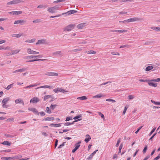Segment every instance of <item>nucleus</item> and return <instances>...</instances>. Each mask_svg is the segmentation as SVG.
I'll return each mask as SVG.
<instances>
[{
    "label": "nucleus",
    "mask_w": 160,
    "mask_h": 160,
    "mask_svg": "<svg viewBox=\"0 0 160 160\" xmlns=\"http://www.w3.org/2000/svg\"><path fill=\"white\" fill-rule=\"evenodd\" d=\"M152 82H160V78H158L156 79H153L151 80H149V81L148 82V83L149 86H152L155 87L157 86V83H154Z\"/></svg>",
    "instance_id": "nucleus-1"
},
{
    "label": "nucleus",
    "mask_w": 160,
    "mask_h": 160,
    "mask_svg": "<svg viewBox=\"0 0 160 160\" xmlns=\"http://www.w3.org/2000/svg\"><path fill=\"white\" fill-rule=\"evenodd\" d=\"M140 20H141V19L140 18L136 17H134L132 18H130L127 20H124L123 21H120L119 22H122L123 23L130 22H134L136 21H140Z\"/></svg>",
    "instance_id": "nucleus-2"
},
{
    "label": "nucleus",
    "mask_w": 160,
    "mask_h": 160,
    "mask_svg": "<svg viewBox=\"0 0 160 160\" xmlns=\"http://www.w3.org/2000/svg\"><path fill=\"white\" fill-rule=\"evenodd\" d=\"M75 24H70L66 27L64 28V31H70L73 29L75 27Z\"/></svg>",
    "instance_id": "nucleus-3"
},
{
    "label": "nucleus",
    "mask_w": 160,
    "mask_h": 160,
    "mask_svg": "<svg viewBox=\"0 0 160 160\" xmlns=\"http://www.w3.org/2000/svg\"><path fill=\"white\" fill-rule=\"evenodd\" d=\"M41 44H48V42H47L46 40L42 39L38 40L36 43V45H40Z\"/></svg>",
    "instance_id": "nucleus-4"
},
{
    "label": "nucleus",
    "mask_w": 160,
    "mask_h": 160,
    "mask_svg": "<svg viewBox=\"0 0 160 160\" xmlns=\"http://www.w3.org/2000/svg\"><path fill=\"white\" fill-rule=\"evenodd\" d=\"M27 52L29 54H37L39 53V52L34 51L31 50L30 48H28L27 49Z\"/></svg>",
    "instance_id": "nucleus-5"
},
{
    "label": "nucleus",
    "mask_w": 160,
    "mask_h": 160,
    "mask_svg": "<svg viewBox=\"0 0 160 160\" xmlns=\"http://www.w3.org/2000/svg\"><path fill=\"white\" fill-rule=\"evenodd\" d=\"M45 75L50 76H58V73L54 72H46L45 73Z\"/></svg>",
    "instance_id": "nucleus-6"
},
{
    "label": "nucleus",
    "mask_w": 160,
    "mask_h": 160,
    "mask_svg": "<svg viewBox=\"0 0 160 160\" xmlns=\"http://www.w3.org/2000/svg\"><path fill=\"white\" fill-rule=\"evenodd\" d=\"M77 12V11L74 10H70L66 12L63 13L62 14V15H68L72 14L75 13Z\"/></svg>",
    "instance_id": "nucleus-7"
},
{
    "label": "nucleus",
    "mask_w": 160,
    "mask_h": 160,
    "mask_svg": "<svg viewBox=\"0 0 160 160\" xmlns=\"http://www.w3.org/2000/svg\"><path fill=\"white\" fill-rule=\"evenodd\" d=\"M25 22L26 21H25L19 20L15 21L14 23V24H19L21 25H22L24 24Z\"/></svg>",
    "instance_id": "nucleus-8"
},
{
    "label": "nucleus",
    "mask_w": 160,
    "mask_h": 160,
    "mask_svg": "<svg viewBox=\"0 0 160 160\" xmlns=\"http://www.w3.org/2000/svg\"><path fill=\"white\" fill-rule=\"evenodd\" d=\"M20 3V1L18 0H13L7 3V5L15 4Z\"/></svg>",
    "instance_id": "nucleus-9"
},
{
    "label": "nucleus",
    "mask_w": 160,
    "mask_h": 160,
    "mask_svg": "<svg viewBox=\"0 0 160 160\" xmlns=\"http://www.w3.org/2000/svg\"><path fill=\"white\" fill-rule=\"evenodd\" d=\"M8 13L12 15H16L22 14V12L20 11H12L8 12Z\"/></svg>",
    "instance_id": "nucleus-10"
},
{
    "label": "nucleus",
    "mask_w": 160,
    "mask_h": 160,
    "mask_svg": "<svg viewBox=\"0 0 160 160\" xmlns=\"http://www.w3.org/2000/svg\"><path fill=\"white\" fill-rule=\"evenodd\" d=\"M39 101V99L37 97H34L32 98L30 101V103H37Z\"/></svg>",
    "instance_id": "nucleus-11"
},
{
    "label": "nucleus",
    "mask_w": 160,
    "mask_h": 160,
    "mask_svg": "<svg viewBox=\"0 0 160 160\" xmlns=\"http://www.w3.org/2000/svg\"><path fill=\"white\" fill-rule=\"evenodd\" d=\"M28 110L29 111H31L34 112L35 114H37L38 115H39V113L37 111V109L34 108H29Z\"/></svg>",
    "instance_id": "nucleus-12"
},
{
    "label": "nucleus",
    "mask_w": 160,
    "mask_h": 160,
    "mask_svg": "<svg viewBox=\"0 0 160 160\" xmlns=\"http://www.w3.org/2000/svg\"><path fill=\"white\" fill-rule=\"evenodd\" d=\"M81 120H82V119L80 118V119H79L78 120H76L74 121L73 122H66L64 123V125L65 126H69V125H71L73 124V123L74 122H78V121H80Z\"/></svg>",
    "instance_id": "nucleus-13"
},
{
    "label": "nucleus",
    "mask_w": 160,
    "mask_h": 160,
    "mask_svg": "<svg viewBox=\"0 0 160 160\" xmlns=\"http://www.w3.org/2000/svg\"><path fill=\"white\" fill-rule=\"evenodd\" d=\"M40 83H38V84L35 83V84H33L30 85L28 86L25 87H24L23 88L24 89L30 88L31 87H33L36 86L38 85H40Z\"/></svg>",
    "instance_id": "nucleus-14"
},
{
    "label": "nucleus",
    "mask_w": 160,
    "mask_h": 160,
    "mask_svg": "<svg viewBox=\"0 0 160 160\" xmlns=\"http://www.w3.org/2000/svg\"><path fill=\"white\" fill-rule=\"evenodd\" d=\"M54 8L53 7L48 8L47 10L50 13H54L56 12Z\"/></svg>",
    "instance_id": "nucleus-15"
},
{
    "label": "nucleus",
    "mask_w": 160,
    "mask_h": 160,
    "mask_svg": "<svg viewBox=\"0 0 160 160\" xmlns=\"http://www.w3.org/2000/svg\"><path fill=\"white\" fill-rule=\"evenodd\" d=\"M16 104L21 103L23 105H24V103L23 101L20 98L17 99L15 100Z\"/></svg>",
    "instance_id": "nucleus-16"
},
{
    "label": "nucleus",
    "mask_w": 160,
    "mask_h": 160,
    "mask_svg": "<svg viewBox=\"0 0 160 160\" xmlns=\"http://www.w3.org/2000/svg\"><path fill=\"white\" fill-rule=\"evenodd\" d=\"M86 138L85 139V141L86 142H88L91 139L90 136L88 134H87L85 136Z\"/></svg>",
    "instance_id": "nucleus-17"
},
{
    "label": "nucleus",
    "mask_w": 160,
    "mask_h": 160,
    "mask_svg": "<svg viewBox=\"0 0 160 160\" xmlns=\"http://www.w3.org/2000/svg\"><path fill=\"white\" fill-rule=\"evenodd\" d=\"M59 55L60 56H62V55L61 52V51H55V52H53V53H52V55Z\"/></svg>",
    "instance_id": "nucleus-18"
},
{
    "label": "nucleus",
    "mask_w": 160,
    "mask_h": 160,
    "mask_svg": "<svg viewBox=\"0 0 160 160\" xmlns=\"http://www.w3.org/2000/svg\"><path fill=\"white\" fill-rule=\"evenodd\" d=\"M36 40V39L33 38L31 39H27L26 40L25 42L27 43H32L35 42Z\"/></svg>",
    "instance_id": "nucleus-19"
},
{
    "label": "nucleus",
    "mask_w": 160,
    "mask_h": 160,
    "mask_svg": "<svg viewBox=\"0 0 160 160\" xmlns=\"http://www.w3.org/2000/svg\"><path fill=\"white\" fill-rule=\"evenodd\" d=\"M22 35V33H20L18 34H12L11 36L12 37H16L17 38H20L21 36Z\"/></svg>",
    "instance_id": "nucleus-20"
},
{
    "label": "nucleus",
    "mask_w": 160,
    "mask_h": 160,
    "mask_svg": "<svg viewBox=\"0 0 160 160\" xmlns=\"http://www.w3.org/2000/svg\"><path fill=\"white\" fill-rule=\"evenodd\" d=\"M105 96L103 95L102 93H100L99 94H97L95 96H94L93 98H101L102 97H104Z\"/></svg>",
    "instance_id": "nucleus-21"
},
{
    "label": "nucleus",
    "mask_w": 160,
    "mask_h": 160,
    "mask_svg": "<svg viewBox=\"0 0 160 160\" xmlns=\"http://www.w3.org/2000/svg\"><path fill=\"white\" fill-rule=\"evenodd\" d=\"M26 70V69L25 68H23L22 69H17L13 72L14 73H17L19 72H22L25 71Z\"/></svg>",
    "instance_id": "nucleus-22"
},
{
    "label": "nucleus",
    "mask_w": 160,
    "mask_h": 160,
    "mask_svg": "<svg viewBox=\"0 0 160 160\" xmlns=\"http://www.w3.org/2000/svg\"><path fill=\"white\" fill-rule=\"evenodd\" d=\"M1 144L8 146H9L11 145L10 143L8 141H4L2 142L1 143Z\"/></svg>",
    "instance_id": "nucleus-23"
},
{
    "label": "nucleus",
    "mask_w": 160,
    "mask_h": 160,
    "mask_svg": "<svg viewBox=\"0 0 160 160\" xmlns=\"http://www.w3.org/2000/svg\"><path fill=\"white\" fill-rule=\"evenodd\" d=\"M10 98L8 97L4 98L2 101V103L6 104L7 102L9 100Z\"/></svg>",
    "instance_id": "nucleus-24"
},
{
    "label": "nucleus",
    "mask_w": 160,
    "mask_h": 160,
    "mask_svg": "<svg viewBox=\"0 0 160 160\" xmlns=\"http://www.w3.org/2000/svg\"><path fill=\"white\" fill-rule=\"evenodd\" d=\"M47 60V59H32V60H29V61H26V62H32L37 61H39H39H44V60Z\"/></svg>",
    "instance_id": "nucleus-25"
},
{
    "label": "nucleus",
    "mask_w": 160,
    "mask_h": 160,
    "mask_svg": "<svg viewBox=\"0 0 160 160\" xmlns=\"http://www.w3.org/2000/svg\"><path fill=\"white\" fill-rule=\"evenodd\" d=\"M20 50H15L12 51V53L10 54L11 55L15 54L19 52Z\"/></svg>",
    "instance_id": "nucleus-26"
},
{
    "label": "nucleus",
    "mask_w": 160,
    "mask_h": 160,
    "mask_svg": "<svg viewBox=\"0 0 160 160\" xmlns=\"http://www.w3.org/2000/svg\"><path fill=\"white\" fill-rule=\"evenodd\" d=\"M153 67L152 66H149L146 68L145 69V71H150L153 68Z\"/></svg>",
    "instance_id": "nucleus-27"
},
{
    "label": "nucleus",
    "mask_w": 160,
    "mask_h": 160,
    "mask_svg": "<svg viewBox=\"0 0 160 160\" xmlns=\"http://www.w3.org/2000/svg\"><path fill=\"white\" fill-rule=\"evenodd\" d=\"M58 92H63V93H65L66 92H68V91H65L63 89H62L61 88H58Z\"/></svg>",
    "instance_id": "nucleus-28"
},
{
    "label": "nucleus",
    "mask_w": 160,
    "mask_h": 160,
    "mask_svg": "<svg viewBox=\"0 0 160 160\" xmlns=\"http://www.w3.org/2000/svg\"><path fill=\"white\" fill-rule=\"evenodd\" d=\"M84 26V24L83 23H80L77 26V28L79 29L82 28Z\"/></svg>",
    "instance_id": "nucleus-29"
},
{
    "label": "nucleus",
    "mask_w": 160,
    "mask_h": 160,
    "mask_svg": "<svg viewBox=\"0 0 160 160\" xmlns=\"http://www.w3.org/2000/svg\"><path fill=\"white\" fill-rule=\"evenodd\" d=\"M77 99H80L81 100H83L87 99V98L85 96H83L81 97H78L77 98Z\"/></svg>",
    "instance_id": "nucleus-30"
},
{
    "label": "nucleus",
    "mask_w": 160,
    "mask_h": 160,
    "mask_svg": "<svg viewBox=\"0 0 160 160\" xmlns=\"http://www.w3.org/2000/svg\"><path fill=\"white\" fill-rule=\"evenodd\" d=\"M54 118L53 117H48L46 118L45 120V121H52L54 120Z\"/></svg>",
    "instance_id": "nucleus-31"
},
{
    "label": "nucleus",
    "mask_w": 160,
    "mask_h": 160,
    "mask_svg": "<svg viewBox=\"0 0 160 160\" xmlns=\"http://www.w3.org/2000/svg\"><path fill=\"white\" fill-rule=\"evenodd\" d=\"M50 126L55 127H59L61 126V124H50Z\"/></svg>",
    "instance_id": "nucleus-32"
},
{
    "label": "nucleus",
    "mask_w": 160,
    "mask_h": 160,
    "mask_svg": "<svg viewBox=\"0 0 160 160\" xmlns=\"http://www.w3.org/2000/svg\"><path fill=\"white\" fill-rule=\"evenodd\" d=\"M45 111L46 112L49 114H50L52 113L51 111V110L50 108L48 107L46 108Z\"/></svg>",
    "instance_id": "nucleus-33"
},
{
    "label": "nucleus",
    "mask_w": 160,
    "mask_h": 160,
    "mask_svg": "<svg viewBox=\"0 0 160 160\" xmlns=\"http://www.w3.org/2000/svg\"><path fill=\"white\" fill-rule=\"evenodd\" d=\"M81 143V142H78V143L76 144H75V148L77 150L79 148V147H80V144Z\"/></svg>",
    "instance_id": "nucleus-34"
},
{
    "label": "nucleus",
    "mask_w": 160,
    "mask_h": 160,
    "mask_svg": "<svg viewBox=\"0 0 160 160\" xmlns=\"http://www.w3.org/2000/svg\"><path fill=\"white\" fill-rule=\"evenodd\" d=\"M151 28L155 31H160V28L159 27H152Z\"/></svg>",
    "instance_id": "nucleus-35"
},
{
    "label": "nucleus",
    "mask_w": 160,
    "mask_h": 160,
    "mask_svg": "<svg viewBox=\"0 0 160 160\" xmlns=\"http://www.w3.org/2000/svg\"><path fill=\"white\" fill-rule=\"evenodd\" d=\"M86 52H87L88 54H95L96 52L93 50H91L88 51H86Z\"/></svg>",
    "instance_id": "nucleus-36"
},
{
    "label": "nucleus",
    "mask_w": 160,
    "mask_h": 160,
    "mask_svg": "<svg viewBox=\"0 0 160 160\" xmlns=\"http://www.w3.org/2000/svg\"><path fill=\"white\" fill-rule=\"evenodd\" d=\"M51 97V95H48L45 96L44 97V101H46L48 99L50 98Z\"/></svg>",
    "instance_id": "nucleus-37"
},
{
    "label": "nucleus",
    "mask_w": 160,
    "mask_h": 160,
    "mask_svg": "<svg viewBox=\"0 0 160 160\" xmlns=\"http://www.w3.org/2000/svg\"><path fill=\"white\" fill-rule=\"evenodd\" d=\"M14 157H4L2 158V159L3 160H8L11 159H13Z\"/></svg>",
    "instance_id": "nucleus-38"
},
{
    "label": "nucleus",
    "mask_w": 160,
    "mask_h": 160,
    "mask_svg": "<svg viewBox=\"0 0 160 160\" xmlns=\"http://www.w3.org/2000/svg\"><path fill=\"white\" fill-rule=\"evenodd\" d=\"M151 101L154 104L156 105H160V102H155L153 100H151Z\"/></svg>",
    "instance_id": "nucleus-39"
},
{
    "label": "nucleus",
    "mask_w": 160,
    "mask_h": 160,
    "mask_svg": "<svg viewBox=\"0 0 160 160\" xmlns=\"http://www.w3.org/2000/svg\"><path fill=\"white\" fill-rule=\"evenodd\" d=\"M46 8V6L44 5H40L37 7L38 8Z\"/></svg>",
    "instance_id": "nucleus-40"
},
{
    "label": "nucleus",
    "mask_w": 160,
    "mask_h": 160,
    "mask_svg": "<svg viewBox=\"0 0 160 160\" xmlns=\"http://www.w3.org/2000/svg\"><path fill=\"white\" fill-rule=\"evenodd\" d=\"M82 115L81 114H79L78 116H76V117H75L73 118L74 120H78V119L79 118H81L82 117Z\"/></svg>",
    "instance_id": "nucleus-41"
},
{
    "label": "nucleus",
    "mask_w": 160,
    "mask_h": 160,
    "mask_svg": "<svg viewBox=\"0 0 160 160\" xmlns=\"http://www.w3.org/2000/svg\"><path fill=\"white\" fill-rule=\"evenodd\" d=\"M35 58V55H31L27 56L26 58V59H29L31 58Z\"/></svg>",
    "instance_id": "nucleus-42"
},
{
    "label": "nucleus",
    "mask_w": 160,
    "mask_h": 160,
    "mask_svg": "<svg viewBox=\"0 0 160 160\" xmlns=\"http://www.w3.org/2000/svg\"><path fill=\"white\" fill-rule=\"evenodd\" d=\"M123 147V144L122 143H121L119 148L118 153H120L121 152V150Z\"/></svg>",
    "instance_id": "nucleus-43"
},
{
    "label": "nucleus",
    "mask_w": 160,
    "mask_h": 160,
    "mask_svg": "<svg viewBox=\"0 0 160 160\" xmlns=\"http://www.w3.org/2000/svg\"><path fill=\"white\" fill-rule=\"evenodd\" d=\"M13 86V84H11L9 85H8L6 88H5L7 90H9Z\"/></svg>",
    "instance_id": "nucleus-44"
},
{
    "label": "nucleus",
    "mask_w": 160,
    "mask_h": 160,
    "mask_svg": "<svg viewBox=\"0 0 160 160\" xmlns=\"http://www.w3.org/2000/svg\"><path fill=\"white\" fill-rule=\"evenodd\" d=\"M127 32V30H116V31H115V32Z\"/></svg>",
    "instance_id": "nucleus-45"
},
{
    "label": "nucleus",
    "mask_w": 160,
    "mask_h": 160,
    "mask_svg": "<svg viewBox=\"0 0 160 160\" xmlns=\"http://www.w3.org/2000/svg\"><path fill=\"white\" fill-rule=\"evenodd\" d=\"M128 108V106H126L125 108H124V110L123 112H122V114L123 115H124L125 114V113L126 112V111H127V109Z\"/></svg>",
    "instance_id": "nucleus-46"
},
{
    "label": "nucleus",
    "mask_w": 160,
    "mask_h": 160,
    "mask_svg": "<svg viewBox=\"0 0 160 160\" xmlns=\"http://www.w3.org/2000/svg\"><path fill=\"white\" fill-rule=\"evenodd\" d=\"M139 81L141 82H148L149 81V80L140 79H139Z\"/></svg>",
    "instance_id": "nucleus-47"
},
{
    "label": "nucleus",
    "mask_w": 160,
    "mask_h": 160,
    "mask_svg": "<svg viewBox=\"0 0 160 160\" xmlns=\"http://www.w3.org/2000/svg\"><path fill=\"white\" fill-rule=\"evenodd\" d=\"M47 88V85H44V86H40V87H38L36 88L35 89H39V88Z\"/></svg>",
    "instance_id": "nucleus-48"
},
{
    "label": "nucleus",
    "mask_w": 160,
    "mask_h": 160,
    "mask_svg": "<svg viewBox=\"0 0 160 160\" xmlns=\"http://www.w3.org/2000/svg\"><path fill=\"white\" fill-rule=\"evenodd\" d=\"M66 1V0H58L57 1H54V3H57L59 2H63Z\"/></svg>",
    "instance_id": "nucleus-49"
},
{
    "label": "nucleus",
    "mask_w": 160,
    "mask_h": 160,
    "mask_svg": "<svg viewBox=\"0 0 160 160\" xmlns=\"http://www.w3.org/2000/svg\"><path fill=\"white\" fill-rule=\"evenodd\" d=\"M132 1H133V0H119V2H131Z\"/></svg>",
    "instance_id": "nucleus-50"
},
{
    "label": "nucleus",
    "mask_w": 160,
    "mask_h": 160,
    "mask_svg": "<svg viewBox=\"0 0 160 160\" xmlns=\"http://www.w3.org/2000/svg\"><path fill=\"white\" fill-rule=\"evenodd\" d=\"M134 98V96L132 95H129L128 97V98L129 100H131L133 99Z\"/></svg>",
    "instance_id": "nucleus-51"
},
{
    "label": "nucleus",
    "mask_w": 160,
    "mask_h": 160,
    "mask_svg": "<svg viewBox=\"0 0 160 160\" xmlns=\"http://www.w3.org/2000/svg\"><path fill=\"white\" fill-rule=\"evenodd\" d=\"M156 129V128H153L152 130V131H151V132H150V133L149 134V136H151L152 134V133L155 131Z\"/></svg>",
    "instance_id": "nucleus-52"
},
{
    "label": "nucleus",
    "mask_w": 160,
    "mask_h": 160,
    "mask_svg": "<svg viewBox=\"0 0 160 160\" xmlns=\"http://www.w3.org/2000/svg\"><path fill=\"white\" fill-rule=\"evenodd\" d=\"M57 106V105L56 104L54 105L51 104L50 107L53 110Z\"/></svg>",
    "instance_id": "nucleus-53"
},
{
    "label": "nucleus",
    "mask_w": 160,
    "mask_h": 160,
    "mask_svg": "<svg viewBox=\"0 0 160 160\" xmlns=\"http://www.w3.org/2000/svg\"><path fill=\"white\" fill-rule=\"evenodd\" d=\"M147 148H148L147 146L146 145L145 146V147H144V148L142 151L143 153H146V150L147 149Z\"/></svg>",
    "instance_id": "nucleus-54"
},
{
    "label": "nucleus",
    "mask_w": 160,
    "mask_h": 160,
    "mask_svg": "<svg viewBox=\"0 0 160 160\" xmlns=\"http://www.w3.org/2000/svg\"><path fill=\"white\" fill-rule=\"evenodd\" d=\"M127 13V12H119V15H121L122 14H126Z\"/></svg>",
    "instance_id": "nucleus-55"
},
{
    "label": "nucleus",
    "mask_w": 160,
    "mask_h": 160,
    "mask_svg": "<svg viewBox=\"0 0 160 160\" xmlns=\"http://www.w3.org/2000/svg\"><path fill=\"white\" fill-rule=\"evenodd\" d=\"M98 115H99L102 118H104V115L102 113L100 112H98Z\"/></svg>",
    "instance_id": "nucleus-56"
},
{
    "label": "nucleus",
    "mask_w": 160,
    "mask_h": 160,
    "mask_svg": "<svg viewBox=\"0 0 160 160\" xmlns=\"http://www.w3.org/2000/svg\"><path fill=\"white\" fill-rule=\"evenodd\" d=\"M120 142V138L118 140V141L117 142V143L116 145V147H118V146Z\"/></svg>",
    "instance_id": "nucleus-57"
},
{
    "label": "nucleus",
    "mask_w": 160,
    "mask_h": 160,
    "mask_svg": "<svg viewBox=\"0 0 160 160\" xmlns=\"http://www.w3.org/2000/svg\"><path fill=\"white\" fill-rule=\"evenodd\" d=\"M35 58L38 59L39 58H41L42 57V55H38L35 56Z\"/></svg>",
    "instance_id": "nucleus-58"
},
{
    "label": "nucleus",
    "mask_w": 160,
    "mask_h": 160,
    "mask_svg": "<svg viewBox=\"0 0 160 160\" xmlns=\"http://www.w3.org/2000/svg\"><path fill=\"white\" fill-rule=\"evenodd\" d=\"M65 143V142H63L61 144L58 146V148H61L62 147L64 146Z\"/></svg>",
    "instance_id": "nucleus-59"
},
{
    "label": "nucleus",
    "mask_w": 160,
    "mask_h": 160,
    "mask_svg": "<svg viewBox=\"0 0 160 160\" xmlns=\"http://www.w3.org/2000/svg\"><path fill=\"white\" fill-rule=\"evenodd\" d=\"M142 127L143 126H142L139 127L138 130L135 132V133L137 134L138 132L142 128Z\"/></svg>",
    "instance_id": "nucleus-60"
},
{
    "label": "nucleus",
    "mask_w": 160,
    "mask_h": 160,
    "mask_svg": "<svg viewBox=\"0 0 160 160\" xmlns=\"http://www.w3.org/2000/svg\"><path fill=\"white\" fill-rule=\"evenodd\" d=\"M39 113V114H40L41 116H45V113L43 112H41Z\"/></svg>",
    "instance_id": "nucleus-61"
},
{
    "label": "nucleus",
    "mask_w": 160,
    "mask_h": 160,
    "mask_svg": "<svg viewBox=\"0 0 160 160\" xmlns=\"http://www.w3.org/2000/svg\"><path fill=\"white\" fill-rule=\"evenodd\" d=\"M128 46H129V45H127V44L125 45H122V46H121L120 47V48H124L127 47Z\"/></svg>",
    "instance_id": "nucleus-62"
},
{
    "label": "nucleus",
    "mask_w": 160,
    "mask_h": 160,
    "mask_svg": "<svg viewBox=\"0 0 160 160\" xmlns=\"http://www.w3.org/2000/svg\"><path fill=\"white\" fill-rule=\"evenodd\" d=\"M72 119V117H68L66 118V119L65 121H69L70 120Z\"/></svg>",
    "instance_id": "nucleus-63"
},
{
    "label": "nucleus",
    "mask_w": 160,
    "mask_h": 160,
    "mask_svg": "<svg viewBox=\"0 0 160 160\" xmlns=\"http://www.w3.org/2000/svg\"><path fill=\"white\" fill-rule=\"evenodd\" d=\"M54 8H55V11L57 10H58L59 8V6H55L53 7Z\"/></svg>",
    "instance_id": "nucleus-64"
}]
</instances>
